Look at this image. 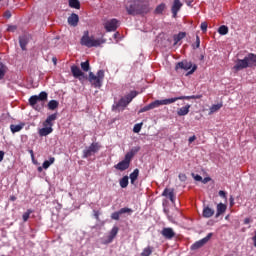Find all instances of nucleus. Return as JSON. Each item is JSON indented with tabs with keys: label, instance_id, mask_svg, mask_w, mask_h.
<instances>
[{
	"label": "nucleus",
	"instance_id": "69168bd1",
	"mask_svg": "<svg viewBox=\"0 0 256 256\" xmlns=\"http://www.w3.org/2000/svg\"><path fill=\"white\" fill-rule=\"evenodd\" d=\"M225 219H229V216H226Z\"/></svg>",
	"mask_w": 256,
	"mask_h": 256
},
{
	"label": "nucleus",
	"instance_id": "2f4dec72",
	"mask_svg": "<svg viewBox=\"0 0 256 256\" xmlns=\"http://www.w3.org/2000/svg\"><path fill=\"white\" fill-rule=\"evenodd\" d=\"M55 163V157H50L49 160H45L42 164L43 169L51 167Z\"/></svg>",
	"mask_w": 256,
	"mask_h": 256
},
{
	"label": "nucleus",
	"instance_id": "052dcab7",
	"mask_svg": "<svg viewBox=\"0 0 256 256\" xmlns=\"http://www.w3.org/2000/svg\"><path fill=\"white\" fill-rule=\"evenodd\" d=\"M10 201H17V197H15V196H10Z\"/></svg>",
	"mask_w": 256,
	"mask_h": 256
},
{
	"label": "nucleus",
	"instance_id": "6e6552de",
	"mask_svg": "<svg viewBox=\"0 0 256 256\" xmlns=\"http://www.w3.org/2000/svg\"><path fill=\"white\" fill-rule=\"evenodd\" d=\"M48 94L45 91L39 93V95H33L29 98V105L35 107L40 101H47Z\"/></svg>",
	"mask_w": 256,
	"mask_h": 256
},
{
	"label": "nucleus",
	"instance_id": "a18cd8bd",
	"mask_svg": "<svg viewBox=\"0 0 256 256\" xmlns=\"http://www.w3.org/2000/svg\"><path fill=\"white\" fill-rule=\"evenodd\" d=\"M192 177L195 179V181H203V177L199 174H192Z\"/></svg>",
	"mask_w": 256,
	"mask_h": 256
},
{
	"label": "nucleus",
	"instance_id": "f03ea898",
	"mask_svg": "<svg viewBox=\"0 0 256 256\" xmlns=\"http://www.w3.org/2000/svg\"><path fill=\"white\" fill-rule=\"evenodd\" d=\"M107 43V39H105V35L102 34L101 38H95L93 35H89V31H84L83 36L80 39V45L83 47H88L91 49L92 47H101Z\"/></svg>",
	"mask_w": 256,
	"mask_h": 256
},
{
	"label": "nucleus",
	"instance_id": "79ce46f5",
	"mask_svg": "<svg viewBox=\"0 0 256 256\" xmlns=\"http://www.w3.org/2000/svg\"><path fill=\"white\" fill-rule=\"evenodd\" d=\"M147 111H151V104H148V105L144 106L143 108H141L139 110V113H145Z\"/></svg>",
	"mask_w": 256,
	"mask_h": 256
},
{
	"label": "nucleus",
	"instance_id": "6e6d98bb",
	"mask_svg": "<svg viewBox=\"0 0 256 256\" xmlns=\"http://www.w3.org/2000/svg\"><path fill=\"white\" fill-rule=\"evenodd\" d=\"M99 215H100L99 211H94V217L97 221H99Z\"/></svg>",
	"mask_w": 256,
	"mask_h": 256
},
{
	"label": "nucleus",
	"instance_id": "a211bd4d",
	"mask_svg": "<svg viewBox=\"0 0 256 256\" xmlns=\"http://www.w3.org/2000/svg\"><path fill=\"white\" fill-rule=\"evenodd\" d=\"M161 235H163L165 239H173V237H175V231H173V228H163Z\"/></svg>",
	"mask_w": 256,
	"mask_h": 256
},
{
	"label": "nucleus",
	"instance_id": "680f3d73",
	"mask_svg": "<svg viewBox=\"0 0 256 256\" xmlns=\"http://www.w3.org/2000/svg\"><path fill=\"white\" fill-rule=\"evenodd\" d=\"M54 65H57V58H52Z\"/></svg>",
	"mask_w": 256,
	"mask_h": 256
},
{
	"label": "nucleus",
	"instance_id": "de8ad7c7",
	"mask_svg": "<svg viewBox=\"0 0 256 256\" xmlns=\"http://www.w3.org/2000/svg\"><path fill=\"white\" fill-rule=\"evenodd\" d=\"M195 71H197V65H194L192 67V69L188 72V75H193V73H195Z\"/></svg>",
	"mask_w": 256,
	"mask_h": 256
},
{
	"label": "nucleus",
	"instance_id": "37998d69",
	"mask_svg": "<svg viewBox=\"0 0 256 256\" xmlns=\"http://www.w3.org/2000/svg\"><path fill=\"white\" fill-rule=\"evenodd\" d=\"M207 22H202L200 25L201 31H203V33H207Z\"/></svg>",
	"mask_w": 256,
	"mask_h": 256
},
{
	"label": "nucleus",
	"instance_id": "f257e3e1",
	"mask_svg": "<svg viewBox=\"0 0 256 256\" xmlns=\"http://www.w3.org/2000/svg\"><path fill=\"white\" fill-rule=\"evenodd\" d=\"M141 3V0H128L125 6L128 15H147L149 6Z\"/></svg>",
	"mask_w": 256,
	"mask_h": 256
},
{
	"label": "nucleus",
	"instance_id": "39448f33",
	"mask_svg": "<svg viewBox=\"0 0 256 256\" xmlns=\"http://www.w3.org/2000/svg\"><path fill=\"white\" fill-rule=\"evenodd\" d=\"M135 97H137V92H130L128 95L122 97L118 102H115L112 105V111H124L125 107H127V105H129V103H131Z\"/></svg>",
	"mask_w": 256,
	"mask_h": 256
},
{
	"label": "nucleus",
	"instance_id": "20e7f679",
	"mask_svg": "<svg viewBox=\"0 0 256 256\" xmlns=\"http://www.w3.org/2000/svg\"><path fill=\"white\" fill-rule=\"evenodd\" d=\"M191 100V99H201V96H178L174 98H168L164 100H156L154 102L150 103V108L151 109H157V107H161V105H171V103H175V101H183V100Z\"/></svg>",
	"mask_w": 256,
	"mask_h": 256
},
{
	"label": "nucleus",
	"instance_id": "423d86ee",
	"mask_svg": "<svg viewBox=\"0 0 256 256\" xmlns=\"http://www.w3.org/2000/svg\"><path fill=\"white\" fill-rule=\"evenodd\" d=\"M103 79H105V70H98L96 75L93 72H89L88 81L95 89L103 87Z\"/></svg>",
	"mask_w": 256,
	"mask_h": 256
},
{
	"label": "nucleus",
	"instance_id": "f8f14e48",
	"mask_svg": "<svg viewBox=\"0 0 256 256\" xmlns=\"http://www.w3.org/2000/svg\"><path fill=\"white\" fill-rule=\"evenodd\" d=\"M247 68H249V64L247 63V59L245 57L244 59H238L233 67L234 71H242V69Z\"/></svg>",
	"mask_w": 256,
	"mask_h": 256
},
{
	"label": "nucleus",
	"instance_id": "09e8293b",
	"mask_svg": "<svg viewBox=\"0 0 256 256\" xmlns=\"http://www.w3.org/2000/svg\"><path fill=\"white\" fill-rule=\"evenodd\" d=\"M180 181H187V176L185 174H179Z\"/></svg>",
	"mask_w": 256,
	"mask_h": 256
},
{
	"label": "nucleus",
	"instance_id": "1a4fd4ad",
	"mask_svg": "<svg viewBox=\"0 0 256 256\" xmlns=\"http://www.w3.org/2000/svg\"><path fill=\"white\" fill-rule=\"evenodd\" d=\"M213 237V233L207 234L206 237L202 238L199 241H196L194 244L191 245V251H197V249H201L206 243H209V240Z\"/></svg>",
	"mask_w": 256,
	"mask_h": 256
},
{
	"label": "nucleus",
	"instance_id": "e433bc0d",
	"mask_svg": "<svg viewBox=\"0 0 256 256\" xmlns=\"http://www.w3.org/2000/svg\"><path fill=\"white\" fill-rule=\"evenodd\" d=\"M218 33L220 35H227V33H229V27H227L225 25L220 26L218 29Z\"/></svg>",
	"mask_w": 256,
	"mask_h": 256
},
{
	"label": "nucleus",
	"instance_id": "4d7b16f0",
	"mask_svg": "<svg viewBox=\"0 0 256 256\" xmlns=\"http://www.w3.org/2000/svg\"><path fill=\"white\" fill-rule=\"evenodd\" d=\"M209 181H211V178H209V177L202 179V183H204V184L209 183Z\"/></svg>",
	"mask_w": 256,
	"mask_h": 256
},
{
	"label": "nucleus",
	"instance_id": "8fccbe9b",
	"mask_svg": "<svg viewBox=\"0 0 256 256\" xmlns=\"http://www.w3.org/2000/svg\"><path fill=\"white\" fill-rule=\"evenodd\" d=\"M4 17H5L6 19H11V11H6V12L4 13Z\"/></svg>",
	"mask_w": 256,
	"mask_h": 256
},
{
	"label": "nucleus",
	"instance_id": "2eb2a0df",
	"mask_svg": "<svg viewBox=\"0 0 256 256\" xmlns=\"http://www.w3.org/2000/svg\"><path fill=\"white\" fill-rule=\"evenodd\" d=\"M71 73L75 79H81V77H85V73L81 71V68L76 65L71 66Z\"/></svg>",
	"mask_w": 256,
	"mask_h": 256
},
{
	"label": "nucleus",
	"instance_id": "864d4df0",
	"mask_svg": "<svg viewBox=\"0 0 256 256\" xmlns=\"http://www.w3.org/2000/svg\"><path fill=\"white\" fill-rule=\"evenodd\" d=\"M197 139V136L196 135H193L192 137H190L188 139L189 143H193V141H195Z\"/></svg>",
	"mask_w": 256,
	"mask_h": 256
},
{
	"label": "nucleus",
	"instance_id": "dca6fc26",
	"mask_svg": "<svg viewBox=\"0 0 256 256\" xmlns=\"http://www.w3.org/2000/svg\"><path fill=\"white\" fill-rule=\"evenodd\" d=\"M162 195L163 197L170 199L171 203H175V190L171 188H165Z\"/></svg>",
	"mask_w": 256,
	"mask_h": 256
},
{
	"label": "nucleus",
	"instance_id": "ddd939ff",
	"mask_svg": "<svg viewBox=\"0 0 256 256\" xmlns=\"http://www.w3.org/2000/svg\"><path fill=\"white\" fill-rule=\"evenodd\" d=\"M193 67V64L187 60H183L178 62L175 66V70L179 71V69H183L184 71H189Z\"/></svg>",
	"mask_w": 256,
	"mask_h": 256
},
{
	"label": "nucleus",
	"instance_id": "c85d7f7f",
	"mask_svg": "<svg viewBox=\"0 0 256 256\" xmlns=\"http://www.w3.org/2000/svg\"><path fill=\"white\" fill-rule=\"evenodd\" d=\"M59 107V102L57 100H50L48 102V109L50 111H55Z\"/></svg>",
	"mask_w": 256,
	"mask_h": 256
},
{
	"label": "nucleus",
	"instance_id": "4468645a",
	"mask_svg": "<svg viewBox=\"0 0 256 256\" xmlns=\"http://www.w3.org/2000/svg\"><path fill=\"white\" fill-rule=\"evenodd\" d=\"M183 7V3H181V0H174L171 11H172V16L175 19L177 17V14L179 11H181V8Z\"/></svg>",
	"mask_w": 256,
	"mask_h": 256
},
{
	"label": "nucleus",
	"instance_id": "603ef678",
	"mask_svg": "<svg viewBox=\"0 0 256 256\" xmlns=\"http://www.w3.org/2000/svg\"><path fill=\"white\" fill-rule=\"evenodd\" d=\"M235 205V199L233 196H230V207H233Z\"/></svg>",
	"mask_w": 256,
	"mask_h": 256
},
{
	"label": "nucleus",
	"instance_id": "4be33fe9",
	"mask_svg": "<svg viewBox=\"0 0 256 256\" xmlns=\"http://www.w3.org/2000/svg\"><path fill=\"white\" fill-rule=\"evenodd\" d=\"M189 109H191V104H187L184 107H181L177 110V115L179 117H185V115H189Z\"/></svg>",
	"mask_w": 256,
	"mask_h": 256
},
{
	"label": "nucleus",
	"instance_id": "5fc2aeb1",
	"mask_svg": "<svg viewBox=\"0 0 256 256\" xmlns=\"http://www.w3.org/2000/svg\"><path fill=\"white\" fill-rule=\"evenodd\" d=\"M8 31H17V26H9Z\"/></svg>",
	"mask_w": 256,
	"mask_h": 256
},
{
	"label": "nucleus",
	"instance_id": "774afa93",
	"mask_svg": "<svg viewBox=\"0 0 256 256\" xmlns=\"http://www.w3.org/2000/svg\"><path fill=\"white\" fill-rule=\"evenodd\" d=\"M1 1H3V0H0V3H1Z\"/></svg>",
	"mask_w": 256,
	"mask_h": 256
},
{
	"label": "nucleus",
	"instance_id": "cd10ccee",
	"mask_svg": "<svg viewBox=\"0 0 256 256\" xmlns=\"http://www.w3.org/2000/svg\"><path fill=\"white\" fill-rule=\"evenodd\" d=\"M137 179H139V169L138 168L134 169V171L130 174L131 185H135V182Z\"/></svg>",
	"mask_w": 256,
	"mask_h": 256
},
{
	"label": "nucleus",
	"instance_id": "6ab92c4d",
	"mask_svg": "<svg viewBox=\"0 0 256 256\" xmlns=\"http://www.w3.org/2000/svg\"><path fill=\"white\" fill-rule=\"evenodd\" d=\"M213 215H215V210L213 208H210L209 206L203 208L202 217L209 219L213 217Z\"/></svg>",
	"mask_w": 256,
	"mask_h": 256
},
{
	"label": "nucleus",
	"instance_id": "49530a36",
	"mask_svg": "<svg viewBox=\"0 0 256 256\" xmlns=\"http://www.w3.org/2000/svg\"><path fill=\"white\" fill-rule=\"evenodd\" d=\"M195 45H196V49H199L200 45H201V39L199 38V36H196V42H195Z\"/></svg>",
	"mask_w": 256,
	"mask_h": 256
},
{
	"label": "nucleus",
	"instance_id": "7ed1b4c3",
	"mask_svg": "<svg viewBox=\"0 0 256 256\" xmlns=\"http://www.w3.org/2000/svg\"><path fill=\"white\" fill-rule=\"evenodd\" d=\"M141 151L140 146H135L131 148L129 152H127L124 156V159L120 161L118 164L114 165V168L117 169V171H127L129 167H131V161H133V158Z\"/></svg>",
	"mask_w": 256,
	"mask_h": 256
},
{
	"label": "nucleus",
	"instance_id": "7c9ffc66",
	"mask_svg": "<svg viewBox=\"0 0 256 256\" xmlns=\"http://www.w3.org/2000/svg\"><path fill=\"white\" fill-rule=\"evenodd\" d=\"M117 233H119V227L114 226L110 231V234L108 237L109 241H113V238L117 237Z\"/></svg>",
	"mask_w": 256,
	"mask_h": 256
},
{
	"label": "nucleus",
	"instance_id": "c03bdc74",
	"mask_svg": "<svg viewBox=\"0 0 256 256\" xmlns=\"http://www.w3.org/2000/svg\"><path fill=\"white\" fill-rule=\"evenodd\" d=\"M218 194L220 197H222V199H225L227 201V192L220 190Z\"/></svg>",
	"mask_w": 256,
	"mask_h": 256
},
{
	"label": "nucleus",
	"instance_id": "c9c22d12",
	"mask_svg": "<svg viewBox=\"0 0 256 256\" xmlns=\"http://www.w3.org/2000/svg\"><path fill=\"white\" fill-rule=\"evenodd\" d=\"M151 253H153V247L148 246L143 249V251L141 252V256H150Z\"/></svg>",
	"mask_w": 256,
	"mask_h": 256
},
{
	"label": "nucleus",
	"instance_id": "a19ab883",
	"mask_svg": "<svg viewBox=\"0 0 256 256\" xmlns=\"http://www.w3.org/2000/svg\"><path fill=\"white\" fill-rule=\"evenodd\" d=\"M141 127H143V123L135 124L133 128L134 133H139L141 131Z\"/></svg>",
	"mask_w": 256,
	"mask_h": 256
},
{
	"label": "nucleus",
	"instance_id": "0eeeda50",
	"mask_svg": "<svg viewBox=\"0 0 256 256\" xmlns=\"http://www.w3.org/2000/svg\"><path fill=\"white\" fill-rule=\"evenodd\" d=\"M101 150V144L99 142H93L90 144V146L86 147L83 150V159H88V157H91L95 155V153H99Z\"/></svg>",
	"mask_w": 256,
	"mask_h": 256
},
{
	"label": "nucleus",
	"instance_id": "ea45409f",
	"mask_svg": "<svg viewBox=\"0 0 256 256\" xmlns=\"http://www.w3.org/2000/svg\"><path fill=\"white\" fill-rule=\"evenodd\" d=\"M5 73H7V66L1 65L0 66V81L5 77Z\"/></svg>",
	"mask_w": 256,
	"mask_h": 256
},
{
	"label": "nucleus",
	"instance_id": "5701e85b",
	"mask_svg": "<svg viewBox=\"0 0 256 256\" xmlns=\"http://www.w3.org/2000/svg\"><path fill=\"white\" fill-rule=\"evenodd\" d=\"M53 133V126H44V128L39 130L40 137H47Z\"/></svg>",
	"mask_w": 256,
	"mask_h": 256
},
{
	"label": "nucleus",
	"instance_id": "3c124183",
	"mask_svg": "<svg viewBox=\"0 0 256 256\" xmlns=\"http://www.w3.org/2000/svg\"><path fill=\"white\" fill-rule=\"evenodd\" d=\"M4 157H5V152L0 150V163L1 161H3Z\"/></svg>",
	"mask_w": 256,
	"mask_h": 256
},
{
	"label": "nucleus",
	"instance_id": "338daca9",
	"mask_svg": "<svg viewBox=\"0 0 256 256\" xmlns=\"http://www.w3.org/2000/svg\"><path fill=\"white\" fill-rule=\"evenodd\" d=\"M33 109H37V108H35V106H34Z\"/></svg>",
	"mask_w": 256,
	"mask_h": 256
},
{
	"label": "nucleus",
	"instance_id": "a878e982",
	"mask_svg": "<svg viewBox=\"0 0 256 256\" xmlns=\"http://www.w3.org/2000/svg\"><path fill=\"white\" fill-rule=\"evenodd\" d=\"M185 37H187V33L185 32H179L178 34H175L173 36L174 45H177V43H179V41H182V39H185Z\"/></svg>",
	"mask_w": 256,
	"mask_h": 256
},
{
	"label": "nucleus",
	"instance_id": "e2e57ef3",
	"mask_svg": "<svg viewBox=\"0 0 256 256\" xmlns=\"http://www.w3.org/2000/svg\"><path fill=\"white\" fill-rule=\"evenodd\" d=\"M203 59H205V56H204V55H201V56H200V61H203Z\"/></svg>",
	"mask_w": 256,
	"mask_h": 256
},
{
	"label": "nucleus",
	"instance_id": "58836bf2",
	"mask_svg": "<svg viewBox=\"0 0 256 256\" xmlns=\"http://www.w3.org/2000/svg\"><path fill=\"white\" fill-rule=\"evenodd\" d=\"M31 213H33V210L28 209L22 216V219L25 222L29 221V217L31 216Z\"/></svg>",
	"mask_w": 256,
	"mask_h": 256
},
{
	"label": "nucleus",
	"instance_id": "412c9836",
	"mask_svg": "<svg viewBox=\"0 0 256 256\" xmlns=\"http://www.w3.org/2000/svg\"><path fill=\"white\" fill-rule=\"evenodd\" d=\"M57 113L49 115L43 123L44 127H53V121H56Z\"/></svg>",
	"mask_w": 256,
	"mask_h": 256
},
{
	"label": "nucleus",
	"instance_id": "72a5a7b5",
	"mask_svg": "<svg viewBox=\"0 0 256 256\" xmlns=\"http://www.w3.org/2000/svg\"><path fill=\"white\" fill-rule=\"evenodd\" d=\"M21 129H23V125H21V124H18V125L12 124V125H10V130H11L12 133H19V131H21Z\"/></svg>",
	"mask_w": 256,
	"mask_h": 256
},
{
	"label": "nucleus",
	"instance_id": "bf43d9fd",
	"mask_svg": "<svg viewBox=\"0 0 256 256\" xmlns=\"http://www.w3.org/2000/svg\"><path fill=\"white\" fill-rule=\"evenodd\" d=\"M29 153H30L32 159H34L35 158V154H34L33 150H30Z\"/></svg>",
	"mask_w": 256,
	"mask_h": 256
},
{
	"label": "nucleus",
	"instance_id": "9b49d317",
	"mask_svg": "<svg viewBox=\"0 0 256 256\" xmlns=\"http://www.w3.org/2000/svg\"><path fill=\"white\" fill-rule=\"evenodd\" d=\"M124 213H133V209L131 208H121L119 211L113 212L111 214V219H113L114 221H119L121 215H123Z\"/></svg>",
	"mask_w": 256,
	"mask_h": 256
},
{
	"label": "nucleus",
	"instance_id": "aec40b11",
	"mask_svg": "<svg viewBox=\"0 0 256 256\" xmlns=\"http://www.w3.org/2000/svg\"><path fill=\"white\" fill-rule=\"evenodd\" d=\"M246 62L248 63V67H256V54L249 53L245 56Z\"/></svg>",
	"mask_w": 256,
	"mask_h": 256
},
{
	"label": "nucleus",
	"instance_id": "c756f323",
	"mask_svg": "<svg viewBox=\"0 0 256 256\" xmlns=\"http://www.w3.org/2000/svg\"><path fill=\"white\" fill-rule=\"evenodd\" d=\"M69 7L71 9H81V2L79 0H69Z\"/></svg>",
	"mask_w": 256,
	"mask_h": 256
},
{
	"label": "nucleus",
	"instance_id": "f3484780",
	"mask_svg": "<svg viewBox=\"0 0 256 256\" xmlns=\"http://www.w3.org/2000/svg\"><path fill=\"white\" fill-rule=\"evenodd\" d=\"M68 24L71 25V27H77V25H79V15L72 13L68 17Z\"/></svg>",
	"mask_w": 256,
	"mask_h": 256
},
{
	"label": "nucleus",
	"instance_id": "4c0bfd02",
	"mask_svg": "<svg viewBox=\"0 0 256 256\" xmlns=\"http://www.w3.org/2000/svg\"><path fill=\"white\" fill-rule=\"evenodd\" d=\"M165 3H161L160 5H158L155 9V13L157 15H161V13H163V11H165Z\"/></svg>",
	"mask_w": 256,
	"mask_h": 256
},
{
	"label": "nucleus",
	"instance_id": "13d9d810",
	"mask_svg": "<svg viewBox=\"0 0 256 256\" xmlns=\"http://www.w3.org/2000/svg\"><path fill=\"white\" fill-rule=\"evenodd\" d=\"M249 223H251V219L245 218L244 219V225H249Z\"/></svg>",
	"mask_w": 256,
	"mask_h": 256
},
{
	"label": "nucleus",
	"instance_id": "f704fd0d",
	"mask_svg": "<svg viewBox=\"0 0 256 256\" xmlns=\"http://www.w3.org/2000/svg\"><path fill=\"white\" fill-rule=\"evenodd\" d=\"M80 67H81L82 71L87 73V71H89V69H91V65L89 64V60H87L85 62H81Z\"/></svg>",
	"mask_w": 256,
	"mask_h": 256
},
{
	"label": "nucleus",
	"instance_id": "473e14b6",
	"mask_svg": "<svg viewBox=\"0 0 256 256\" xmlns=\"http://www.w3.org/2000/svg\"><path fill=\"white\" fill-rule=\"evenodd\" d=\"M119 183L122 189H126V187L129 185V176H124L121 178Z\"/></svg>",
	"mask_w": 256,
	"mask_h": 256
},
{
	"label": "nucleus",
	"instance_id": "393cba45",
	"mask_svg": "<svg viewBox=\"0 0 256 256\" xmlns=\"http://www.w3.org/2000/svg\"><path fill=\"white\" fill-rule=\"evenodd\" d=\"M19 43L22 51H27V45L29 43V38L27 36H21L19 38Z\"/></svg>",
	"mask_w": 256,
	"mask_h": 256
},
{
	"label": "nucleus",
	"instance_id": "bb28decb",
	"mask_svg": "<svg viewBox=\"0 0 256 256\" xmlns=\"http://www.w3.org/2000/svg\"><path fill=\"white\" fill-rule=\"evenodd\" d=\"M223 107V103L213 104L210 109L208 115H213V113H217Z\"/></svg>",
	"mask_w": 256,
	"mask_h": 256
},
{
	"label": "nucleus",
	"instance_id": "9d476101",
	"mask_svg": "<svg viewBox=\"0 0 256 256\" xmlns=\"http://www.w3.org/2000/svg\"><path fill=\"white\" fill-rule=\"evenodd\" d=\"M118 27H119V20L115 18L108 20L104 23V28L106 29L107 33L117 31Z\"/></svg>",
	"mask_w": 256,
	"mask_h": 256
},
{
	"label": "nucleus",
	"instance_id": "0e129e2a",
	"mask_svg": "<svg viewBox=\"0 0 256 256\" xmlns=\"http://www.w3.org/2000/svg\"><path fill=\"white\" fill-rule=\"evenodd\" d=\"M38 171H39V172L43 171V168L38 167Z\"/></svg>",
	"mask_w": 256,
	"mask_h": 256
},
{
	"label": "nucleus",
	"instance_id": "b1692460",
	"mask_svg": "<svg viewBox=\"0 0 256 256\" xmlns=\"http://www.w3.org/2000/svg\"><path fill=\"white\" fill-rule=\"evenodd\" d=\"M216 218L217 217H221V215H223V213H225V211H227V206L223 203H219L216 206Z\"/></svg>",
	"mask_w": 256,
	"mask_h": 256
}]
</instances>
